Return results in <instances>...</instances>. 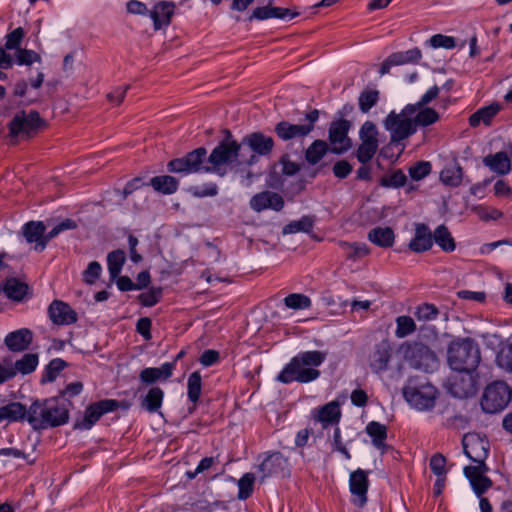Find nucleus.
<instances>
[{"mask_svg": "<svg viewBox=\"0 0 512 512\" xmlns=\"http://www.w3.org/2000/svg\"><path fill=\"white\" fill-rule=\"evenodd\" d=\"M350 123L347 120H339L331 123L329 128V142L332 146L331 150L335 154H342L349 150L352 146L348 137Z\"/></svg>", "mask_w": 512, "mask_h": 512, "instance_id": "obj_12", "label": "nucleus"}, {"mask_svg": "<svg viewBox=\"0 0 512 512\" xmlns=\"http://www.w3.org/2000/svg\"><path fill=\"white\" fill-rule=\"evenodd\" d=\"M511 396V389L505 382H493L484 391L481 401L482 408L487 413L499 412L508 405Z\"/></svg>", "mask_w": 512, "mask_h": 512, "instance_id": "obj_11", "label": "nucleus"}, {"mask_svg": "<svg viewBox=\"0 0 512 512\" xmlns=\"http://www.w3.org/2000/svg\"><path fill=\"white\" fill-rule=\"evenodd\" d=\"M400 352L408 364L415 369L431 372L438 365L436 354L421 342H404L400 346Z\"/></svg>", "mask_w": 512, "mask_h": 512, "instance_id": "obj_8", "label": "nucleus"}, {"mask_svg": "<svg viewBox=\"0 0 512 512\" xmlns=\"http://www.w3.org/2000/svg\"><path fill=\"white\" fill-rule=\"evenodd\" d=\"M191 192L196 197L215 196L218 193V187L216 184L210 183L204 186L193 187Z\"/></svg>", "mask_w": 512, "mask_h": 512, "instance_id": "obj_63", "label": "nucleus"}, {"mask_svg": "<svg viewBox=\"0 0 512 512\" xmlns=\"http://www.w3.org/2000/svg\"><path fill=\"white\" fill-rule=\"evenodd\" d=\"M118 407V402L113 399L101 400L90 405L86 411L84 418L75 424L79 429H90L99 418L108 412L114 411Z\"/></svg>", "mask_w": 512, "mask_h": 512, "instance_id": "obj_14", "label": "nucleus"}, {"mask_svg": "<svg viewBox=\"0 0 512 512\" xmlns=\"http://www.w3.org/2000/svg\"><path fill=\"white\" fill-rule=\"evenodd\" d=\"M415 128L418 126L426 127L439 120V114L432 108H420L413 116Z\"/></svg>", "mask_w": 512, "mask_h": 512, "instance_id": "obj_41", "label": "nucleus"}, {"mask_svg": "<svg viewBox=\"0 0 512 512\" xmlns=\"http://www.w3.org/2000/svg\"><path fill=\"white\" fill-rule=\"evenodd\" d=\"M415 113L414 106L406 105L400 113L391 111L387 115L384 127L390 133L391 143H399L416 133L413 120Z\"/></svg>", "mask_w": 512, "mask_h": 512, "instance_id": "obj_7", "label": "nucleus"}, {"mask_svg": "<svg viewBox=\"0 0 512 512\" xmlns=\"http://www.w3.org/2000/svg\"><path fill=\"white\" fill-rule=\"evenodd\" d=\"M101 271L102 267L99 262H90L87 269L83 272V281L87 284H94L99 278Z\"/></svg>", "mask_w": 512, "mask_h": 512, "instance_id": "obj_56", "label": "nucleus"}, {"mask_svg": "<svg viewBox=\"0 0 512 512\" xmlns=\"http://www.w3.org/2000/svg\"><path fill=\"white\" fill-rule=\"evenodd\" d=\"M69 404L64 397L37 400L28 409V423L34 430L61 426L68 422Z\"/></svg>", "mask_w": 512, "mask_h": 512, "instance_id": "obj_3", "label": "nucleus"}, {"mask_svg": "<svg viewBox=\"0 0 512 512\" xmlns=\"http://www.w3.org/2000/svg\"><path fill=\"white\" fill-rule=\"evenodd\" d=\"M38 365V355L34 353L24 354L23 357L17 360L12 369L15 371V375L19 372L23 375L33 372Z\"/></svg>", "mask_w": 512, "mask_h": 512, "instance_id": "obj_39", "label": "nucleus"}, {"mask_svg": "<svg viewBox=\"0 0 512 512\" xmlns=\"http://www.w3.org/2000/svg\"><path fill=\"white\" fill-rule=\"evenodd\" d=\"M16 56L19 65H31L34 62L41 61L40 55L32 50L17 49Z\"/></svg>", "mask_w": 512, "mask_h": 512, "instance_id": "obj_55", "label": "nucleus"}, {"mask_svg": "<svg viewBox=\"0 0 512 512\" xmlns=\"http://www.w3.org/2000/svg\"><path fill=\"white\" fill-rule=\"evenodd\" d=\"M28 420V409L20 402H10L0 407V422H19Z\"/></svg>", "mask_w": 512, "mask_h": 512, "instance_id": "obj_25", "label": "nucleus"}, {"mask_svg": "<svg viewBox=\"0 0 512 512\" xmlns=\"http://www.w3.org/2000/svg\"><path fill=\"white\" fill-rule=\"evenodd\" d=\"M327 144L323 140L314 141L306 150V160L310 164L318 163L327 152Z\"/></svg>", "mask_w": 512, "mask_h": 512, "instance_id": "obj_45", "label": "nucleus"}, {"mask_svg": "<svg viewBox=\"0 0 512 512\" xmlns=\"http://www.w3.org/2000/svg\"><path fill=\"white\" fill-rule=\"evenodd\" d=\"M422 57L421 50L419 48H412L407 51H400L392 53L382 63L379 73L385 75L389 73L392 66L418 63Z\"/></svg>", "mask_w": 512, "mask_h": 512, "instance_id": "obj_16", "label": "nucleus"}, {"mask_svg": "<svg viewBox=\"0 0 512 512\" xmlns=\"http://www.w3.org/2000/svg\"><path fill=\"white\" fill-rule=\"evenodd\" d=\"M379 91L378 90H364L361 92L358 103L359 109L363 113H367L378 101Z\"/></svg>", "mask_w": 512, "mask_h": 512, "instance_id": "obj_47", "label": "nucleus"}, {"mask_svg": "<svg viewBox=\"0 0 512 512\" xmlns=\"http://www.w3.org/2000/svg\"><path fill=\"white\" fill-rule=\"evenodd\" d=\"M462 444L466 456L475 463L464 468V475L475 494L480 496L492 486V481L485 475L488 471L485 460L489 453V442L479 434L468 433L464 435Z\"/></svg>", "mask_w": 512, "mask_h": 512, "instance_id": "obj_2", "label": "nucleus"}, {"mask_svg": "<svg viewBox=\"0 0 512 512\" xmlns=\"http://www.w3.org/2000/svg\"><path fill=\"white\" fill-rule=\"evenodd\" d=\"M433 245L432 232L426 224L418 223L415 227V235L409 243V249L421 253L431 249Z\"/></svg>", "mask_w": 512, "mask_h": 512, "instance_id": "obj_21", "label": "nucleus"}, {"mask_svg": "<svg viewBox=\"0 0 512 512\" xmlns=\"http://www.w3.org/2000/svg\"><path fill=\"white\" fill-rule=\"evenodd\" d=\"M261 481L269 476L285 477L289 474V462L280 452L268 454L259 465Z\"/></svg>", "mask_w": 512, "mask_h": 512, "instance_id": "obj_13", "label": "nucleus"}, {"mask_svg": "<svg viewBox=\"0 0 512 512\" xmlns=\"http://www.w3.org/2000/svg\"><path fill=\"white\" fill-rule=\"evenodd\" d=\"M462 179L463 170L456 162L446 165L440 173V180L446 186L458 187Z\"/></svg>", "mask_w": 512, "mask_h": 512, "instance_id": "obj_30", "label": "nucleus"}, {"mask_svg": "<svg viewBox=\"0 0 512 512\" xmlns=\"http://www.w3.org/2000/svg\"><path fill=\"white\" fill-rule=\"evenodd\" d=\"M2 290L7 298L13 301H22L27 294L28 286L16 278H9L2 286Z\"/></svg>", "mask_w": 512, "mask_h": 512, "instance_id": "obj_29", "label": "nucleus"}, {"mask_svg": "<svg viewBox=\"0 0 512 512\" xmlns=\"http://www.w3.org/2000/svg\"><path fill=\"white\" fill-rule=\"evenodd\" d=\"M394 238V232L390 227H376L368 233V239L382 248L391 247L394 243Z\"/></svg>", "mask_w": 512, "mask_h": 512, "instance_id": "obj_31", "label": "nucleus"}, {"mask_svg": "<svg viewBox=\"0 0 512 512\" xmlns=\"http://www.w3.org/2000/svg\"><path fill=\"white\" fill-rule=\"evenodd\" d=\"M46 227L41 221H31L24 225L23 235L27 242H35V250L40 251V243L44 240Z\"/></svg>", "mask_w": 512, "mask_h": 512, "instance_id": "obj_27", "label": "nucleus"}, {"mask_svg": "<svg viewBox=\"0 0 512 512\" xmlns=\"http://www.w3.org/2000/svg\"><path fill=\"white\" fill-rule=\"evenodd\" d=\"M161 295L162 291L160 288H151L147 292L142 293L139 299L144 306L151 307L160 300Z\"/></svg>", "mask_w": 512, "mask_h": 512, "instance_id": "obj_58", "label": "nucleus"}, {"mask_svg": "<svg viewBox=\"0 0 512 512\" xmlns=\"http://www.w3.org/2000/svg\"><path fill=\"white\" fill-rule=\"evenodd\" d=\"M369 487L368 473L362 469H357L350 474L349 488L352 494V502L363 507L367 502V491Z\"/></svg>", "mask_w": 512, "mask_h": 512, "instance_id": "obj_15", "label": "nucleus"}, {"mask_svg": "<svg viewBox=\"0 0 512 512\" xmlns=\"http://www.w3.org/2000/svg\"><path fill=\"white\" fill-rule=\"evenodd\" d=\"M378 131L374 123L366 121L359 131L360 140L378 141Z\"/></svg>", "mask_w": 512, "mask_h": 512, "instance_id": "obj_61", "label": "nucleus"}, {"mask_svg": "<svg viewBox=\"0 0 512 512\" xmlns=\"http://www.w3.org/2000/svg\"><path fill=\"white\" fill-rule=\"evenodd\" d=\"M429 43L433 48L452 49L456 46L455 39L453 37L442 34L432 36Z\"/></svg>", "mask_w": 512, "mask_h": 512, "instance_id": "obj_57", "label": "nucleus"}, {"mask_svg": "<svg viewBox=\"0 0 512 512\" xmlns=\"http://www.w3.org/2000/svg\"><path fill=\"white\" fill-rule=\"evenodd\" d=\"M432 239L444 251L452 252L456 248L455 240L445 225H439L432 233Z\"/></svg>", "mask_w": 512, "mask_h": 512, "instance_id": "obj_33", "label": "nucleus"}, {"mask_svg": "<svg viewBox=\"0 0 512 512\" xmlns=\"http://www.w3.org/2000/svg\"><path fill=\"white\" fill-rule=\"evenodd\" d=\"M227 137L221 141L207 156V150L199 147L184 157L171 160L167 168L173 173H214L219 176L227 174L230 170H242L247 167L248 157L243 153L241 143L232 139L231 133L226 131Z\"/></svg>", "mask_w": 512, "mask_h": 512, "instance_id": "obj_1", "label": "nucleus"}, {"mask_svg": "<svg viewBox=\"0 0 512 512\" xmlns=\"http://www.w3.org/2000/svg\"><path fill=\"white\" fill-rule=\"evenodd\" d=\"M484 165L490 168L491 171L505 175L511 170V162L506 152H497L494 155H487L483 159Z\"/></svg>", "mask_w": 512, "mask_h": 512, "instance_id": "obj_26", "label": "nucleus"}, {"mask_svg": "<svg viewBox=\"0 0 512 512\" xmlns=\"http://www.w3.org/2000/svg\"><path fill=\"white\" fill-rule=\"evenodd\" d=\"M188 398L196 403L201 394V376L199 372H193L188 378Z\"/></svg>", "mask_w": 512, "mask_h": 512, "instance_id": "obj_50", "label": "nucleus"}, {"mask_svg": "<svg viewBox=\"0 0 512 512\" xmlns=\"http://www.w3.org/2000/svg\"><path fill=\"white\" fill-rule=\"evenodd\" d=\"M250 208L256 212L265 209L280 211L284 206V200L281 195L272 191H264L254 195L250 199Z\"/></svg>", "mask_w": 512, "mask_h": 512, "instance_id": "obj_18", "label": "nucleus"}, {"mask_svg": "<svg viewBox=\"0 0 512 512\" xmlns=\"http://www.w3.org/2000/svg\"><path fill=\"white\" fill-rule=\"evenodd\" d=\"M284 303L288 308L301 310L311 306V300L304 294L293 293L284 298Z\"/></svg>", "mask_w": 512, "mask_h": 512, "instance_id": "obj_49", "label": "nucleus"}, {"mask_svg": "<svg viewBox=\"0 0 512 512\" xmlns=\"http://www.w3.org/2000/svg\"><path fill=\"white\" fill-rule=\"evenodd\" d=\"M339 245L345 252L348 259L358 260L369 254V248L364 243H349L342 241L339 243Z\"/></svg>", "mask_w": 512, "mask_h": 512, "instance_id": "obj_40", "label": "nucleus"}, {"mask_svg": "<svg viewBox=\"0 0 512 512\" xmlns=\"http://www.w3.org/2000/svg\"><path fill=\"white\" fill-rule=\"evenodd\" d=\"M67 363L60 359L55 358L50 361V363L46 367L45 375L43 377L44 381H54L58 374L66 367Z\"/></svg>", "mask_w": 512, "mask_h": 512, "instance_id": "obj_51", "label": "nucleus"}, {"mask_svg": "<svg viewBox=\"0 0 512 512\" xmlns=\"http://www.w3.org/2000/svg\"><path fill=\"white\" fill-rule=\"evenodd\" d=\"M431 172V163L428 161H419L409 169L412 179L418 181L426 177Z\"/></svg>", "mask_w": 512, "mask_h": 512, "instance_id": "obj_54", "label": "nucleus"}, {"mask_svg": "<svg viewBox=\"0 0 512 512\" xmlns=\"http://www.w3.org/2000/svg\"><path fill=\"white\" fill-rule=\"evenodd\" d=\"M255 481V476L252 473H245L239 480H238V498L240 500H246L249 498L253 492V485Z\"/></svg>", "mask_w": 512, "mask_h": 512, "instance_id": "obj_48", "label": "nucleus"}, {"mask_svg": "<svg viewBox=\"0 0 512 512\" xmlns=\"http://www.w3.org/2000/svg\"><path fill=\"white\" fill-rule=\"evenodd\" d=\"M341 417L339 404L335 401L325 404L318 410L317 420L326 427L329 424L337 423Z\"/></svg>", "mask_w": 512, "mask_h": 512, "instance_id": "obj_32", "label": "nucleus"}, {"mask_svg": "<svg viewBox=\"0 0 512 512\" xmlns=\"http://www.w3.org/2000/svg\"><path fill=\"white\" fill-rule=\"evenodd\" d=\"M125 260V252L120 249L114 250L107 255L108 271L112 280H115L119 276Z\"/></svg>", "mask_w": 512, "mask_h": 512, "instance_id": "obj_38", "label": "nucleus"}, {"mask_svg": "<svg viewBox=\"0 0 512 512\" xmlns=\"http://www.w3.org/2000/svg\"><path fill=\"white\" fill-rule=\"evenodd\" d=\"M446 459L441 454H435L430 459V468L437 477L445 476L446 474Z\"/></svg>", "mask_w": 512, "mask_h": 512, "instance_id": "obj_60", "label": "nucleus"}, {"mask_svg": "<svg viewBox=\"0 0 512 512\" xmlns=\"http://www.w3.org/2000/svg\"><path fill=\"white\" fill-rule=\"evenodd\" d=\"M366 432L372 438V443L377 449L383 451L386 448L387 428L385 425L372 421L366 426Z\"/></svg>", "mask_w": 512, "mask_h": 512, "instance_id": "obj_34", "label": "nucleus"}, {"mask_svg": "<svg viewBox=\"0 0 512 512\" xmlns=\"http://www.w3.org/2000/svg\"><path fill=\"white\" fill-rule=\"evenodd\" d=\"M496 363L502 370L512 373V343L501 346L496 356Z\"/></svg>", "mask_w": 512, "mask_h": 512, "instance_id": "obj_44", "label": "nucleus"}, {"mask_svg": "<svg viewBox=\"0 0 512 512\" xmlns=\"http://www.w3.org/2000/svg\"><path fill=\"white\" fill-rule=\"evenodd\" d=\"M440 88L438 86L431 87L422 97L421 99L415 103V104H408L409 106H414L415 111L417 112L418 109L425 107L430 102H432L434 99H436L439 95Z\"/></svg>", "mask_w": 512, "mask_h": 512, "instance_id": "obj_59", "label": "nucleus"}, {"mask_svg": "<svg viewBox=\"0 0 512 512\" xmlns=\"http://www.w3.org/2000/svg\"><path fill=\"white\" fill-rule=\"evenodd\" d=\"M438 391L424 379L410 378L403 387V396L409 405L418 411H430L434 408Z\"/></svg>", "mask_w": 512, "mask_h": 512, "instance_id": "obj_6", "label": "nucleus"}, {"mask_svg": "<svg viewBox=\"0 0 512 512\" xmlns=\"http://www.w3.org/2000/svg\"><path fill=\"white\" fill-rule=\"evenodd\" d=\"M378 149V141L361 140V144L357 150V159L360 163L369 162Z\"/></svg>", "mask_w": 512, "mask_h": 512, "instance_id": "obj_43", "label": "nucleus"}, {"mask_svg": "<svg viewBox=\"0 0 512 512\" xmlns=\"http://www.w3.org/2000/svg\"><path fill=\"white\" fill-rule=\"evenodd\" d=\"M478 344L470 338L453 341L447 350V361L451 369L458 372L471 373L480 362Z\"/></svg>", "mask_w": 512, "mask_h": 512, "instance_id": "obj_5", "label": "nucleus"}, {"mask_svg": "<svg viewBox=\"0 0 512 512\" xmlns=\"http://www.w3.org/2000/svg\"><path fill=\"white\" fill-rule=\"evenodd\" d=\"M438 314V309L432 304H423L419 306L415 312V316L419 321L434 320Z\"/></svg>", "mask_w": 512, "mask_h": 512, "instance_id": "obj_53", "label": "nucleus"}, {"mask_svg": "<svg viewBox=\"0 0 512 512\" xmlns=\"http://www.w3.org/2000/svg\"><path fill=\"white\" fill-rule=\"evenodd\" d=\"M32 341V333L28 329H19L10 332L4 340L5 345L13 352H20L28 348Z\"/></svg>", "mask_w": 512, "mask_h": 512, "instance_id": "obj_24", "label": "nucleus"}, {"mask_svg": "<svg viewBox=\"0 0 512 512\" xmlns=\"http://www.w3.org/2000/svg\"><path fill=\"white\" fill-rule=\"evenodd\" d=\"M45 124V121L37 111L31 110L28 113L25 111L17 113L8 124L10 142L15 144L18 137H32Z\"/></svg>", "mask_w": 512, "mask_h": 512, "instance_id": "obj_9", "label": "nucleus"}, {"mask_svg": "<svg viewBox=\"0 0 512 512\" xmlns=\"http://www.w3.org/2000/svg\"><path fill=\"white\" fill-rule=\"evenodd\" d=\"M406 179V175L401 170H396L382 177L381 184L385 187L398 188L405 184Z\"/></svg>", "mask_w": 512, "mask_h": 512, "instance_id": "obj_52", "label": "nucleus"}, {"mask_svg": "<svg viewBox=\"0 0 512 512\" xmlns=\"http://www.w3.org/2000/svg\"><path fill=\"white\" fill-rule=\"evenodd\" d=\"M48 314L56 325H69L77 320L76 312L67 303L59 300H54L50 304Z\"/></svg>", "mask_w": 512, "mask_h": 512, "instance_id": "obj_19", "label": "nucleus"}, {"mask_svg": "<svg viewBox=\"0 0 512 512\" xmlns=\"http://www.w3.org/2000/svg\"><path fill=\"white\" fill-rule=\"evenodd\" d=\"M326 359L322 351L300 352L293 357L277 376V380L289 384L292 382L309 383L320 376L317 369Z\"/></svg>", "mask_w": 512, "mask_h": 512, "instance_id": "obj_4", "label": "nucleus"}, {"mask_svg": "<svg viewBox=\"0 0 512 512\" xmlns=\"http://www.w3.org/2000/svg\"><path fill=\"white\" fill-rule=\"evenodd\" d=\"M416 331V324L412 317L402 315L396 318L395 336L405 338Z\"/></svg>", "mask_w": 512, "mask_h": 512, "instance_id": "obj_42", "label": "nucleus"}, {"mask_svg": "<svg viewBox=\"0 0 512 512\" xmlns=\"http://www.w3.org/2000/svg\"><path fill=\"white\" fill-rule=\"evenodd\" d=\"M313 228V219L309 216H303L301 219L292 221L283 228V234H293L297 232H309Z\"/></svg>", "mask_w": 512, "mask_h": 512, "instance_id": "obj_46", "label": "nucleus"}, {"mask_svg": "<svg viewBox=\"0 0 512 512\" xmlns=\"http://www.w3.org/2000/svg\"><path fill=\"white\" fill-rule=\"evenodd\" d=\"M24 37V30L21 27L16 28L11 33L7 35L5 48L12 50V49H19L18 46L21 43V40Z\"/></svg>", "mask_w": 512, "mask_h": 512, "instance_id": "obj_62", "label": "nucleus"}, {"mask_svg": "<svg viewBox=\"0 0 512 512\" xmlns=\"http://www.w3.org/2000/svg\"><path fill=\"white\" fill-rule=\"evenodd\" d=\"M298 14V12H291V10L288 8L263 6L257 7L253 10L251 16L249 17V21H252L254 19L266 20L269 18L292 19L298 16Z\"/></svg>", "mask_w": 512, "mask_h": 512, "instance_id": "obj_23", "label": "nucleus"}, {"mask_svg": "<svg viewBox=\"0 0 512 512\" xmlns=\"http://www.w3.org/2000/svg\"><path fill=\"white\" fill-rule=\"evenodd\" d=\"M174 9V3L168 1H160L154 6L153 10L150 11V17L154 22L156 30L170 24Z\"/></svg>", "mask_w": 512, "mask_h": 512, "instance_id": "obj_22", "label": "nucleus"}, {"mask_svg": "<svg viewBox=\"0 0 512 512\" xmlns=\"http://www.w3.org/2000/svg\"><path fill=\"white\" fill-rule=\"evenodd\" d=\"M149 185L162 194H173L178 189L177 179L170 175L155 176L151 178Z\"/></svg>", "mask_w": 512, "mask_h": 512, "instance_id": "obj_35", "label": "nucleus"}, {"mask_svg": "<svg viewBox=\"0 0 512 512\" xmlns=\"http://www.w3.org/2000/svg\"><path fill=\"white\" fill-rule=\"evenodd\" d=\"M449 391L457 398H466L473 394V385L470 377L455 376L449 381Z\"/></svg>", "mask_w": 512, "mask_h": 512, "instance_id": "obj_28", "label": "nucleus"}, {"mask_svg": "<svg viewBox=\"0 0 512 512\" xmlns=\"http://www.w3.org/2000/svg\"><path fill=\"white\" fill-rule=\"evenodd\" d=\"M500 105L497 103L491 104L487 107H483L473 113L469 118V124L472 127L478 126L481 122L489 125L491 119L499 112Z\"/></svg>", "mask_w": 512, "mask_h": 512, "instance_id": "obj_37", "label": "nucleus"}, {"mask_svg": "<svg viewBox=\"0 0 512 512\" xmlns=\"http://www.w3.org/2000/svg\"><path fill=\"white\" fill-rule=\"evenodd\" d=\"M392 357V348L388 341H381L375 345L369 355V367L374 373L386 371Z\"/></svg>", "mask_w": 512, "mask_h": 512, "instance_id": "obj_17", "label": "nucleus"}, {"mask_svg": "<svg viewBox=\"0 0 512 512\" xmlns=\"http://www.w3.org/2000/svg\"><path fill=\"white\" fill-rule=\"evenodd\" d=\"M274 131L281 140L289 141L307 136L312 131V125H299L281 121L276 124Z\"/></svg>", "mask_w": 512, "mask_h": 512, "instance_id": "obj_20", "label": "nucleus"}, {"mask_svg": "<svg viewBox=\"0 0 512 512\" xmlns=\"http://www.w3.org/2000/svg\"><path fill=\"white\" fill-rule=\"evenodd\" d=\"M243 153L248 157L246 166H252L260 157H270L274 148V140L261 132H253L241 140Z\"/></svg>", "mask_w": 512, "mask_h": 512, "instance_id": "obj_10", "label": "nucleus"}, {"mask_svg": "<svg viewBox=\"0 0 512 512\" xmlns=\"http://www.w3.org/2000/svg\"><path fill=\"white\" fill-rule=\"evenodd\" d=\"M163 397V390L159 387H153L142 398L141 406L149 413H155L160 409L163 402Z\"/></svg>", "mask_w": 512, "mask_h": 512, "instance_id": "obj_36", "label": "nucleus"}, {"mask_svg": "<svg viewBox=\"0 0 512 512\" xmlns=\"http://www.w3.org/2000/svg\"><path fill=\"white\" fill-rule=\"evenodd\" d=\"M140 380L145 384H153L160 378V370L157 368H145L140 373Z\"/></svg>", "mask_w": 512, "mask_h": 512, "instance_id": "obj_64", "label": "nucleus"}]
</instances>
